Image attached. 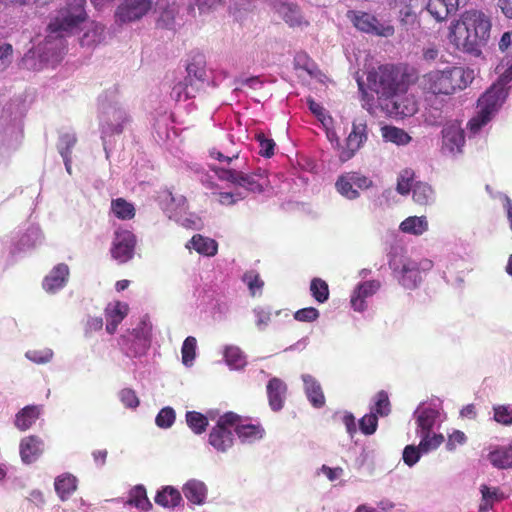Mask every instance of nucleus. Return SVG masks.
<instances>
[{"label": "nucleus", "mask_w": 512, "mask_h": 512, "mask_svg": "<svg viewBox=\"0 0 512 512\" xmlns=\"http://www.w3.org/2000/svg\"><path fill=\"white\" fill-rule=\"evenodd\" d=\"M444 441V436L442 434H434L432 437H430L429 434L422 435V439L420 441V449L424 453L436 449L439 447Z\"/></svg>", "instance_id": "3c124183"}, {"label": "nucleus", "mask_w": 512, "mask_h": 512, "mask_svg": "<svg viewBox=\"0 0 512 512\" xmlns=\"http://www.w3.org/2000/svg\"><path fill=\"white\" fill-rule=\"evenodd\" d=\"M474 71L461 66L430 70L418 78L425 100L448 97L466 89L474 80Z\"/></svg>", "instance_id": "f03ea898"}, {"label": "nucleus", "mask_w": 512, "mask_h": 512, "mask_svg": "<svg viewBox=\"0 0 512 512\" xmlns=\"http://www.w3.org/2000/svg\"><path fill=\"white\" fill-rule=\"evenodd\" d=\"M186 247L208 257L215 256L218 252L217 241L201 234H195L186 244Z\"/></svg>", "instance_id": "4be33fe9"}, {"label": "nucleus", "mask_w": 512, "mask_h": 512, "mask_svg": "<svg viewBox=\"0 0 512 512\" xmlns=\"http://www.w3.org/2000/svg\"><path fill=\"white\" fill-rule=\"evenodd\" d=\"M278 13L283 17L284 21L291 27H299L304 21L300 9L297 5L280 2L277 6ZM305 24H308L305 22Z\"/></svg>", "instance_id": "bb28decb"}, {"label": "nucleus", "mask_w": 512, "mask_h": 512, "mask_svg": "<svg viewBox=\"0 0 512 512\" xmlns=\"http://www.w3.org/2000/svg\"><path fill=\"white\" fill-rule=\"evenodd\" d=\"M442 151L451 155L462 152L465 144L464 130L458 123L452 122L444 125L442 131Z\"/></svg>", "instance_id": "9b49d317"}, {"label": "nucleus", "mask_w": 512, "mask_h": 512, "mask_svg": "<svg viewBox=\"0 0 512 512\" xmlns=\"http://www.w3.org/2000/svg\"><path fill=\"white\" fill-rule=\"evenodd\" d=\"M155 503L165 508H175L182 501L181 493L172 486H165L157 492Z\"/></svg>", "instance_id": "c85d7f7f"}, {"label": "nucleus", "mask_w": 512, "mask_h": 512, "mask_svg": "<svg viewBox=\"0 0 512 512\" xmlns=\"http://www.w3.org/2000/svg\"><path fill=\"white\" fill-rule=\"evenodd\" d=\"M378 427V416L376 413L371 412L369 414L364 415L359 420V428L361 432L365 435H372L375 433Z\"/></svg>", "instance_id": "a18cd8bd"}, {"label": "nucleus", "mask_w": 512, "mask_h": 512, "mask_svg": "<svg viewBox=\"0 0 512 512\" xmlns=\"http://www.w3.org/2000/svg\"><path fill=\"white\" fill-rule=\"evenodd\" d=\"M239 419L235 412H226L219 417L208 437L209 444L218 452H227L234 445L233 424Z\"/></svg>", "instance_id": "423d86ee"}, {"label": "nucleus", "mask_w": 512, "mask_h": 512, "mask_svg": "<svg viewBox=\"0 0 512 512\" xmlns=\"http://www.w3.org/2000/svg\"><path fill=\"white\" fill-rule=\"evenodd\" d=\"M383 137L397 145L408 144L411 137L403 129L394 126H386L383 128Z\"/></svg>", "instance_id": "58836bf2"}, {"label": "nucleus", "mask_w": 512, "mask_h": 512, "mask_svg": "<svg viewBox=\"0 0 512 512\" xmlns=\"http://www.w3.org/2000/svg\"><path fill=\"white\" fill-rule=\"evenodd\" d=\"M224 356L228 365L235 368L242 367L245 364V357L238 347H227Z\"/></svg>", "instance_id": "49530a36"}, {"label": "nucleus", "mask_w": 512, "mask_h": 512, "mask_svg": "<svg viewBox=\"0 0 512 512\" xmlns=\"http://www.w3.org/2000/svg\"><path fill=\"white\" fill-rule=\"evenodd\" d=\"M367 124L364 120H355L352 130L346 139V144L341 148L339 159L341 162L350 160L361 146L367 141Z\"/></svg>", "instance_id": "1a4fd4ad"}, {"label": "nucleus", "mask_w": 512, "mask_h": 512, "mask_svg": "<svg viewBox=\"0 0 512 512\" xmlns=\"http://www.w3.org/2000/svg\"><path fill=\"white\" fill-rule=\"evenodd\" d=\"M85 0H73L49 23L51 33L68 32L86 19Z\"/></svg>", "instance_id": "0eeeda50"}, {"label": "nucleus", "mask_w": 512, "mask_h": 512, "mask_svg": "<svg viewBox=\"0 0 512 512\" xmlns=\"http://www.w3.org/2000/svg\"><path fill=\"white\" fill-rule=\"evenodd\" d=\"M507 97V91L501 83L493 84L478 100V112L468 122L471 132L477 133L492 118Z\"/></svg>", "instance_id": "20e7f679"}, {"label": "nucleus", "mask_w": 512, "mask_h": 512, "mask_svg": "<svg viewBox=\"0 0 512 512\" xmlns=\"http://www.w3.org/2000/svg\"><path fill=\"white\" fill-rule=\"evenodd\" d=\"M128 304L124 302H116L114 305H109L105 309L106 316V331L109 334H114L118 325L128 314Z\"/></svg>", "instance_id": "6ab92c4d"}, {"label": "nucleus", "mask_w": 512, "mask_h": 512, "mask_svg": "<svg viewBox=\"0 0 512 512\" xmlns=\"http://www.w3.org/2000/svg\"><path fill=\"white\" fill-rule=\"evenodd\" d=\"M422 449L420 445L418 447L414 445H407L403 451V461L409 467L413 466L418 462L421 456Z\"/></svg>", "instance_id": "bf43d9fd"}, {"label": "nucleus", "mask_w": 512, "mask_h": 512, "mask_svg": "<svg viewBox=\"0 0 512 512\" xmlns=\"http://www.w3.org/2000/svg\"><path fill=\"white\" fill-rule=\"evenodd\" d=\"M104 27L100 24H93L80 39L82 47H94L103 40Z\"/></svg>", "instance_id": "72a5a7b5"}, {"label": "nucleus", "mask_w": 512, "mask_h": 512, "mask_svg": "<svg viewBox=\"0 0 512 512\" xmlns=\"http://www.w3.org/2000/svg\"><path fill=\"white\" fill-rule=\"evenodd\" d=\"M489 462L497 469L512 468V444L495 446L487 455Z\"/></svg>", "instance_id": "aec40b11"}, {"label": "nucleus", "mask_w": 512, "mask_h": 512, "mask_svg": "<svg viewBox=\"0 0 512 512\" xmlns=\"http://www.w3.org/2000/svg\"><path fill=\"white\" fill-rule=\"evenodd\" d=\"M491 20L478 10L465 11L458 20L451 23L449 40L459 50L479 56L488 44Z\"/></svg>", "instance_id": "f257e3e1"}, {"label": "nucleus", "mask_w": 512, "mask_h": 512, "mask_svg": "<svg viewBox=\"0 0 512 512\" xmlns=\"http://www.w3.org/2000/svg\"><path fill=\"white\" fill-rule=\"evenodd\" d=\"M467 441V437L464 432L460 430H454L448 436V440L446 443V448L449 451H453L456 449L457 445H464Z\"/></svg>", "instance_id": "e2e57ef3"}, {"label": "nucleus", "mask_w": 512, "mask_h": 512, "mask_svg": "<svg viewBox=\"0 0 512 512\" xmlns=\"http://www.w3.org/2000/svg\"><path fill=\"white\" fill-rule=\"evenodd\" d=\"M19 449L21 460L25 464H31L35 462L43 453L44 442L40 437L36 435H30L21 440Z\"/></svg>", "instance_id": "2eb2a0df"}, {"label": "nucleus", "mask_w": 512, "mask_h": 512, "mask_svg": "<svg viewBox=\"0 0 512 512\" xmlns=\"http://www.w3.org/2000/svg\"><path fill=\"white\" fill-rule=\"evenodd\" d=\"M183 493L191 503L202 505L206 499L207 488L203 482L193 479L183 486Z\"/></svg>", "instance_id": "393cba45"}, {"label": "nucleus", "mask_w": 512, "mask_h": 512, "mask_svg": "<svg viewBox=\"0 0 512 512\" xmlns=\"http://www.w3.org/2000/svg\"><path fill=\"white\" fill-rule=\"evenodd\" d=\"M119 397L123 405L127 408H136L139 406V398L136 392L130 388H124L120 391Z\"/></svg>", "instance_id": "052dcab7"}, {"label": "nucleus", "mask_w": 512, "mask_h": 512, "mask_svg": "<svg viewBox=\"0 0 512 512\" xmlns=\"http://www.w3.org/2000/svg\"><path fill=\"white\" fill-rule=\"evenodd\" d=\"M13 47L9 43L0 45V66L7 67L11 63Z\"/></svg>", "instance_id": "338daca9"}, {"label": "nucleus", "mask_w": 512, "mask_h": 512, "mask_svg": "<svg viewBox=\"0 0 512 512\" xmlns=\"http://www.w3.org/2000/svg\"><path fill=\"white\" fill-rule=\"evenodd\" d=\"M350 178L352 179V184L358 189L364 190L368 189L372 186L373 182L368 177L362 175L359 172H348Z\"/></svg>", "instance_id": "0e129e2a"}, {"label": "nucleus", "mask_w": 512, "mask_h": 512, "mask_svg": "<svg viewBox=\"0 0 512 512\" xmlns=\"http://www.w3.org/2000/svg\"><path fill=\"white\" fill-rule=\"evenodd\" d=\"M346 16L353 26L362 33L384 38L392 37L395 33V28L389 21L382 22L371 13L349 10Z\"/></svg>", "instance_id": "39448f33"}, {"label": "nucleus", "mask_w": 512, "mask_h": 512, "mask_svg": "<svg viewBox=\"0 0 512 512\" xmlns=\"http://www.w3.org/2000/svg\"><path fill=\"white\" fill-rule=\"evenodd\" d=\"M111 211L120 220H131L136 214L134 205L124 198L113 199L111 201Z\"/></svg>", "instance_id": "7c9ffc66"}, {"label": "nucleus", "mask_w": 512, "mask_h": 512, "mask_svg": "<svg viewBox=\"0 0 512 512\" xmlns=\"http://www.w3.org/2000/svg\"><path fill=\"white\" fill-rule=\"evenodd\" d=\"M391 411V404L387 392L384 390L379 391L375 395V403L371 412L376 413L377 416H387Z\"/></svg>", "instance_id": "37998d69"}, {"label": "nucleus", "mask_w": 512, "mask_h": 512, "mask_svg": "<svg viewBox=\"0 0 512 512\" xmlns=\"http://www.w3.org/2000/svg\"><path fill=\"white\" fill-rule=\"evenodd\" d=\"M234 432L242 443H253L263 438L265 430L260 424L245 423L239 415L236 424H233Z\"/></svg>", "instance_id": "f3484780"}, {"label": "nucleus", "mask_w": 512, "mask_h": 512, "mask_svg": "<svg viewBox=\"0 0 512 512\" xmlns=\"http://www.w3.org/2000/svg\"><path fill=\"white\" fill-rule=\"evenodd\" d=\"M54 487L60 499L65 501L77 489V479L71 474H62L55 479Z\"/></svg>", "instance_id": "cd10ccee"}, {"label": "nucleus", "mask_w": 512, "mask_h": 512, "mask_svg": "<svg viewBox=\"0 0 512 512\" xmlns=\"http://www.w3.org/2000/svg\"><path fill=\"white\" fill-rule=\"evenodd\" d=\"M196 347H197V341L196 338L193 336H188L181 348V354H182V362L185 366L192 365L195 356H196Z\"/></svg>", "instance_id": "79ce46f5"}, {"label": "nucleus", "mask_w": 512, "mask_h": 512, "mask_svg": "<svg viewBox=\"0 0 512 512\" xmlns=\"http://www.w3.org/2000/svg\"><path fill=\"white\" fill-rule=\"evenodd\" d=\"M434 422V416L431 414L430 411L425 410L419 414L417 418V424L418 427L421 429V436L430 433L434 425Z\"/></svg>", "instance_id": "13d9d810"}, {"label": "nucleus", "mask_w": 512, "mask_h": 512, "mask_svg": "<svg viewBox=\"0 0 512 512\" xmlns=\"http://www.w3.org/2000/svg\"><path fill=\"white\" fill-rule=\"evenodd\" d=\"M219 180L227 181L237 186L241 171L226 168H213L212 169Z\"/></svg>", "instance_id": "864d4df0"}, {"label": "nucleus", "mask_w": 512, "mask_h": 512, "mask_svg": "<svg viewBox=\"0 0 512 512\" xmlns=\"http://www.w3.org/2000/svg\"><path fill=\"white\" fill-rule=\"evenodd\" d=\"M411 82V75L404 65L384 64L367 74V85L379 98L391 99L405 93Z\"/></svg>", "instance_id": "7ed1b4c3"}, {"label": "nucleus", "mask_w": 512, "mask_h": 512, "mask_svg": "<svg viewBox=\"0 0 512 512\" xmlns=\"http://www.w3.org/2000/svg\"><path fill=\"white\" fill-rule=\"evenodd\" d=\"M380 288L376 280L365 281L359 284L351 296V306L355 311H363L366 307L365 299L372 296Z\"/></svg>", "instance_id": "a211bd4d"}, {"label": "nucleus", "mask_w": 512, "mask_h": 512, "mask_svg": "<svg viewBox=\"0 0 512 512\" xmlns=\"http://www.w3.org/2000/svg\"><path fill=\"white\" fill-rule=\"evenodd\" d=\"M351 180L348 172L342 174L338 177L335 187L342 196L348 199H356L359 197V192L354 188Z\"/></svg>", "instance_id": "f704fd0d"}, {"label": "nucleus", "mask_w": 512, "mask_h": 512, "mask_svg": "<svg viewBox=\"0 0 512 512\" xmlns=\"http://www.w3.org/2000/svg\"><path fill=\"white\" fill-rule=\"evenodd\" d=\"M310 292L312 297L319 303H324L329 299V286L321 278H313L311 280Z\"/></svg>", "instance_id": "4c0bfd02"}, {"label": "nucleus", "mask_w": 512, "mask_h": 512, "mask_svg": "<svg viewBox=\"0 0 512 512\" xmlns=\"http://www.w3.org/2000/svg\"><path fill=\"white\" fill-rule=\"evenodd\" d=\"M40 414L41 406H25L16 414L14 424L20 431H26L39 419Z\"/></svg>", "instance_id": "b1692460"}, {"label": "nucleus", "mask_w": 512, "mask_h": 512, "mask_svg": "<svg viewBox=\"0 0 512 512\" xmlns=\"http://www.w3.org/2000/svg\"><path fill=\"white\" fill-rule=\"evenodd\" d=\"M319 311L314 307L302 308L294 313V319L300 322H313L319 318Z\"/></svg>", "instance_id": "680f3d73"}, {"label": "nucleus", "mask_w": 512, "mask_h": 512, "mask_svg": "<svg viewBox=\"0 0 512 512\" xmlns=\"http://www.w3.org/2000/svg\"><path fill=\"white\" fill-rule=\"evenodd\" d=\"M152 7L151 0H124L117 8L115 17L120 23L141 19Z\"/></svg>", "instance_id": "9d476101"}, {"label": "nucleus", "mask_w": 512, "mask_h": 512, "mask_svg": "<svg viewBox=\"0 0 512 512\" xmlns=\"http://www.w3.org/2000/svg\"><path fill=\"white\" fill-rule=\"evenodd\" d=\"M482 494V501H488L491 504L501 501L505 498L503 492L499 488H491L487 485H482L480 488Z\"/></svg>", "instance_id": "4d7b16f0"}, {"label": "nucleus", "mask_w": 512, "mask_h": 512, "mask_svg": "<svg viewBox=\"0 0 512 512\" xmlns=\"http://www.w3.org/2000/svg\"><path fill=\"white\" fill-rule=\"evenodd\" d=\"M113 121L107 125V132L121 134L125 125L130 122V118L125 111L118 109L113 112Z\"/></svg>", "instance_id": "a19ab883"}, {"label": "nucleus", "mask_w": 512, "mask_h": 512, "mask_svg": "<svg viewBox=\"0 0 512 512\" xmlns=\"http://www.w3.org/2000/svg\"><path fill=\"white\" fill-rule=\"evenodd\" d=\"M51 351L38 352V351H28L26 356L35 363H46L50 361L52 358Z\"/></svg>", "instance_id": "774afa93"}, {"label": "nucleus", "mask_w": 512, "mask_h": 512, "mask_svg": "<svg viewBox=\"0 0 512 512\" xmlns=\"http://www.w3.org/2000/svg\"><path fill=\"white\" fill-rule=\"evenodd\" d=\"M186 422L188 427L195 434H202L208 426V419L205 415L197 411H188L186 413Z\"/></svg>", "instance_id": "c9c22d12"}, {"label": "nucleus", "mask_w": 512, "mask_h": 512, "mask_svg": "<svg viewBox=\"0 0 512 512\" xmlns=\"http://www.w3.org/2000/svg\"><path fill=\"white\" fill-rule=\"evenodd\" d=\"M494 420L502 425H512V409L505 405L495 406Z\"/></svg>", "instance_id": "5fc2aeb1"}, {"label": "nucleus", "mask_w": 512, "mask_h": 512, "mask_svg": "<svg viewBox=\"0 0 512 512\" xmlns=\"http://www.w3.org/2000/svg\"><path fill=\"white\" fill-rule=\"evenodd\" d=\"M189 81H191V78L194 77L195 79L199 81H204L206 76V70H205V61L202 55L198 54L196 55L193 60L187 65L186 67Z\"/></svg>", "instance_id": "e433bc0d"}, {"label": "nucleus", "mask_w": 512, "mask_h": 512, "mask_svg": "<svg viewBox=\"0 0 512 512\" xmlns=\"http://www.w3.org/2000/svg\"><path fill=\"white\" fill-rule=\"evenodd\" d=\"M255 138L259 143V154L262 157L271 158L274 155L275 141L272 138H267L263 132L257 133Z\"/></svg>", "instance_id": "c03bdc74"}, {"label": "nucleus", "mask_w": 512, "mask_h": 512, "mask_svg": "<svg viewBox=\"0 0 512 512\" xmlns=\"http://www.w3.org/2000/svg\"><path fill=\"white\" fill-rule=\"evenodd\" d=\"M412 192L413 201L420 206L429 205L434 201V190L425 182H417Z\"/></svg>", "instance_id": "2f4dec72"}, {"label": "nucleus", "mask_w": 512, "mask_h": 512, "mask_svg": "<svg viewBox=\"0 0 512 512\" xmlns=\"http://www.w3.org/2000/svg\"><path fill=\"white\" fill-rule=\"evenodd\" d=\"M68 277L69 267L64 263H60L43 279V289L48 293H55L66 285Z\"/></svg>", "instance_id": "dca6fc26"}, {"label": "nucleus", "mask_w": 512, "mask_h": 512, "mask_svg": "<svg viewBox=\"0 0 512 512\" xmlns=\"http://www.w3.org/2000/svg\"><path fill=\"white\" fill-rule=\"evenodd\" d=\"M136 244L137 238L131 231H116L110 248L112 258L120 264L127 263L135 254Z\"/></svg>", "instance_id": "6e6552de"}, {"label": "nucleus", "mask_w": 512, "mask_h": 512, "mask_svg": "<svg viewBox=\"0 0 512 512\" xmlns=\"http://www.w3.org/2000/svg\"><path fill=\"white\" fill-rule=\"evenodd\" d=\"M287 390L286 383L280 378L273 377L268 381L266 391L269 406L273 411H280L284 407Z\"/></svg>", "instance_id": "4468645a"}, {"label": "nucleus", "mask_w": 512, "mask_h": 512, "mask_svg": "<svg viewBox=\"0 0 512 512\" xmlns=\"http://www.w3.org/2000/svg\"><path fill=\"white\" fill-rule=\"evenodd\" d=\"M127 504L142 511H148L152 508V504L147 497V492L143 485H137L131 489Z\"/></svg>", "instance_id": "c756f323"}, {"label": "nucleus", "mask_w": 512, "mask_h": 512, "mask_svg": "<svg viewBox=\"0 0 512 512\" xmlns=\"http://www.w3.org/2000/svg\"><path fill=\"white\" fill-rule=\"evenodd\" d=\"M176 415L171 407L162 408L156 416V425L160 428H169L173 425Z\"/></svg>", "instance_id": "09e8293b"}, {"label": "nucleus", "mask_w": 512, "mask_h": 512, "mask_svg": "<svg viewBox=\"0 0 512 512\" xmlns=\"http://www.w3.org/2000/svg\"><path fill=\"white\" fill-rule=\"evenodd\" d=\"M265 171L259 170L255 173H244L241 171L237 186L243 187L252 193H261L266 184Z\"/></svg>", "instance_id": "5701e85b"}, {"label": "nucleus", "mask_w": 512, "mask_h": 512, "mask_svg": "<svg viewBox=\"0 0 512 512\" xmlns=\"http://www.w3.org/2000/svg\"><path fill=\"white\" fill-rule=\"evenodd\" d=\"M431 267L432 262L427 259L422 261L420 264L413 261L407 262L402 267L400 283L407 289L416 288L422 281L421 269L426 271L431 269Z\"/></svg>", "instance_id": "f8f14e48"}, {"label": "nucleus", "mask_w": 512, "mask_h": 512, "mask_svg": "<svg viewBox=\"0 0 512 512\" xmlns=\"http://www.w3.org/2000/svg\"><path fill=\"white\" fill-rule=\"evenodd\" d=\"M131 337H133L135 340H137V345L140 346L139 348H133L132 346L128 348L127 354L131 356H138L145 352L146 348L148 347V339L145 336H140V333L137 329H133L132 332H130L128 335H123L122 340L124 343H128L130 341Z\"/></svg>", "instance_id": "ea45409f"}, {"label": "nucleus", "mask_w": 512, "mask_h": 512, "mask_svg": "<svg viewBox=\"0 0 512 512\" xmlns=\"http://www.w3.org/2000/svg\"><path fill=\"white\" fill-rule=\"evenodd\" d=\"M425 2L426 0H394L400 23L403 25L414 24L418 15L425 9Z\"/></svg>", "instance_id": "ddd939ff"}, {"label": "nucleus", "mask_w": 512, "mask_h": 512, "mask_svg": "<svg viewBox=\"0 0 512 512\" xmlns=\"http://www.w3.org/2000/svg\"><path fill=\"white\" fill-rule=\"evenodd\" d=\"M192 85V82L188 79L178 82L173 88L171 95L176 101L187 100L193 97L188 91V86Z\"/></svg>", "instance_id": "6e6d98bb"}, {"label": "nucleus", "mask_w": 512, "mask_h": 512, "mask_svg": "<svg viewBox=\"0 0 512 512\" xmlns=\"http://www.w3.org/2000/svg\"><path fill=\"white\" fill-rule=\"evenodd\" d=\"M243 281L247 284L252 296H255L257 291H261L264 286L263 280L255 271H247L243 275Z\"/></svg>", "instance_id": "de8ad7c7"}, {"label": "nucleus", "mask_w": 512, "mask_h": 512, "mask_svg": "<svg viewBox=\"0 0 512 512\" xmlns=\"http://www.w3.org/2000/svg\"><path fill=\"white\" fill-rule=\"evenodd\" d=\"M77 142V138L74 134L65 133L62 134L58 142V150L61 155H72V149Z\"/></svg>", "instance_id": "603ef678"}, {"label": "nucleus", "mask_w": 512, "mask_h": 512, "mask_svg": "<svg viewBox=\"0 0 512 512\" xmlns=\"http://www.w3.org/2000/svg\"><path fill=\"white\" fill-rule=\"evenodd\" d=\"M306 396L313 407L321 408L325 405V396L320 383L311 375H303Z\"/></svg>", "instance_id": "412c9836"}, {"label": "nucleus", "mask_w": 512, "mask_h": 512, "mask_svg": "<svg viewBox=\"0 0 512 512\" xmlns=\"http://www.w3.org/2000/svg\"><path fill=\"white\" fill-rule=\"evenodd\" d=\"M400 229L404 233L421 235L428 229V222L425 216H411L406 218L401 224Z\"/></svg>", "instance_id": "473e14b6"}, {"label": "nucleus", "mask_w": 512, "mask_h": 512, "mask_svg": "<svg viewBox=\"0 0 512 512\" xmlns=\"http://www.w3.org/2000/svg\"><path fill=\"white\" fill-rule=\"evenodd\" d=\"M414 173L411 170H404L397 180L396 190L401 195H407L412 188Z\"/></svg>", "instance_id": "8fccbe9b"}, {"label": "nucleus", "mask_w": 512, "mask_h": 512, "mask_svg": "<svg viewBox=\"0 0 512 512\" xmlns=\"http://www.w3.org/2000/svg\"><path fill=\"white\" fill-rule=\"evenodd\" d=\"M438 22L444 21L449 14L457 10L456 7L450 6L448 0H426L425 9Z\"/></svg>", "instance_id": "a878e982"}, {"label": "nucleus", "mask_w": 512, "mask_h": 512, "mask_svg": "<svg viewBox=\"0 0 512 512\" xmlns=\"http://www.w3.org/2000/svg\"><path fill=\"white\" fill-rule=\"evenodd\" d=\"M254 314L256 316V325L259 329L266 327L271 320V312L263 307L255 308Z\"/></svg>", "instance_id": "69168bd1"}]
</instances>
